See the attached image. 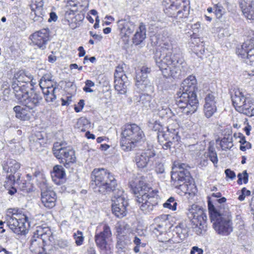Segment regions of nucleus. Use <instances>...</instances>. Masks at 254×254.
<instances>
[{
  "label": "nucleus",
  "mask_w": 254,
  "mask_h": 254,
  "mask_svg": "<svg viewBox=\"0 0 254 254\" xmlns=\"http://www.w3.org/2000/svg\"><path fill=\"white\" fill-rule=\"evenodd\" d=\"M234 136L235 137H239L240 138L239 142L241 143V145H244L245 142H248L246 140L245 137L241 133H238V134L235 133L234 134Z\"/></svg>",
  "instance_id": "59"
},
{
  "label": "nucleus",
  "mask_w": 254,
  "mask_h": 254,
  "mask_svg": "<svg viewBox=\"0 0 254 254\" xmlns=\"http://www.w3.org/2000/svg\"><path fill=\"white\" fill-rule=\"evenodd\" d=\"M177 205V202L175 198L170 197L164 204L163 206L165 208H169L172 210H176Z\"/></svg>",
  "instance_id": "47"
},
{
  "label": "nucleus",
  "mask_w": 254,
  "mask_h": 254,
  "mask_svg": "<svg viewBox=\"0 0 254 254\" xmlns=\"http://www.w3.org/2000/svg\"><path fill=\"white\" fill-rule=\"evenodd\" d=\"M75 161V157L74 151L69 147L67 151H66L64 156L62 158L61 163H64V166L66 168H68L69 167V163H73Z\"/></svg>",
  "instance_id": "38"
},
{
  "label": "nucleus",
  "mask_w": 254,
  "mask_h": 254,
  "mask_svg": "<svg viewBox=\"0 0 254 254\" xmlns=\"http://www.w3.org/2000/svg\"><path fill=\"white\" fill-rule=\"evenodd\" d=\"M111 237V236H106L101 235V233H96L95 241L97 246L101 250H107L108 246V243Z\"/></svg>",
  "instance_id": "35"
},
{
  "label": "nucleus",
  "mask_w": 254,
  "mask_h": 254,
  "mask_svg": "<svg viewBox=\"0 0 254 254\" xmlns=\"http://www.w3.org/2000/svg\"><path fill=\"white\" fill-rule=\"evenodd\" d=\"M68 148L69 147L65 146L63 143L56 142L53 147V154L57 159L62 160Z\"/></svg>",
  "instance_id": "34"
},
{
  "label": "nucleus",
  "mask_w": 254,
  "mask_h": 254,
  "mask_svg": "<svg viewBox=\"0 0 254 254\" xmlns=\"http://www.w3.org/2000/svg\"><path fill=\"white\" fill-rule=\"evenodd\" d=\"M52 76L50 73H47L44 74L41 79H40L39 85L41 88L44 89V86H47V83H49V82L53 80Z\"/></svg>",
  "instance_id": "50"
},
{
  "label": "nucleus",
  "mask_w": 254,
  "mask_h": 254,
  "mask_svg": "<svg viewBox=\"0 0 254 254\" xmlns=\"http://www.w3.org/2000/svg\"><path fill=\"white\" fill-rule=\"evenodd\" d=\"M84 105V101L83 100H80L78 103L77 105H75L74 107L75 111L77 113L80 112L83 109Z\"/></svg>",
  "instance_id": "58"
},
{
  "label": "nucleus",
  "mask_w": 254,
  "mask_h": 254,
  "mask_svg": "<svg viewBox=\"0 0 254 254\" xmlns=\"http://www.w3.org/2000/svg\"><path fill=\"white\" fill-rule=\"evenodd\" d=\"M245 62L248 65L254 66V48L252 47V49L248 53V56L245 59Z\"/></svg>",
  "instance_id": "51"
},
{
  "label": "nucleus",
  "mask_w": 254,
  "mask_h": 254,
  "mask_svg": "<svg viewBox=\"0 0 254 254\" xmlns=\"http://www.w3.org/2000/svg\"><path fill=\"white\" fill-rule=\"evenodd\" d=\"M217 99L213 93L207 94L204 98L203 112L207 118H210L217 111Z\"/></svg>",
  "instance_id": "19"
},
{
  "label": "nucleus",
  "mask_w": 254,
  "mask_h": 254,
  "mask_svg": "<svg viewBox=\"0 0 254 254\" xmlns=\"http://www.w3.org/2000/svg\"><path fill=\"white\" fill-rule=\"evenodd\" d=\"M143 81H138L136 83V86L140 91L146 92V94H150L154 91L153 84L148 79H143Z\"/></svg>",
  "instance_id": "36"
},
{
  "label": "nucleus",
  "mask_w": 254,
  "mask_h": 254,
  "mask_svg": "<svg viewBox=\"0 0 254 254\" xmlns=\"http://www.w3.org/2000/svg\"><path fill=\"white\" fill-rule=\"evenodd\" d=\"M215 14L218 18H221L224 13V10L222 6L217 4L215 7Z\"/></svg>",
  "instance_id": "55"
},
{
  "label": "nucleus",
  "mask_w": 254,
  "mask_h": 254,
  "mask_svg": "<svg viewBox=\"0 0 254 254\" xmlns=\"http://www.w3.org/2000/svg\"><path fill=\"white\" fill-rule=\"evenodd\" d=\"M53 181L57 185L63 183L65 177V172L64 168L61 165H56L53 168L51 174Z\"/></svg>",
  "instance_id": "29"
},
{
  "label": "nucleus",
  "mask_w": 254,
  "mask_h": 254,
  "mask_svg": "<svg viewBox=\"0 0 254 254\" xmlns=\"http://www.w3.org/2000/svg\"><path fill=\"white\" fill-rule=\"evenodd\" d=\"M157 44L161 46L156 50L154 60L156 65L166 77L179 78L187 71V64L180 49L174 42L169 32L164 30L155 36Z\"/></svg>",
  "instance_id": "1"
},
{
  "label": "nucleus",
  "mask_w": 254,
  "mask_h": 254,
  "mask_svg": "<svg viewBox=\"0 0 254 254\" xmlns=\"http://www.w3.org/2000/svg\"><path fill=\"white\" fill-rule=\"evenodd\" d=\"M158 191L152 190L149 193H145L138 197L136 201L140 204V210L145 214L149 213L157 205L159 198Z\"/></svg>",
  "instance_id": "12"
},
{
  "label": "nucleus",
  "mask_w": 254,
  "mask_h": 254,
  "mask_svg": "<svg viewBox=\"0 0 254 254\" xmlns=\"http://www.w3.org/2000/svg\"><path fill=\"white\" fill-rule=\"evenodd\" d=\"M133 243L136 245L133 249L135 253H138L140 251V248H144L146 243L144 240V238L141 236H135L133 240Z\"/></svg>",
  "instance_id": "43"
},
{
  "label": "nucleus",
  "mask_w": 254,
  "mask_h": 254,
  "mask_svg": "<svg viewBox=\"0 0 254 254\" xmlns=\"http://www.w3.org/2000/svg\"><path fill=\"white\" fill-rule=\"evenodd\" d=\"M233 105L236 111L249 117L254 116V102L241 89H236L231 94Z\"/></svg>",
  "instance_id": "8"
},
{
  "label": "nucleus",
  "mask_w": 254,
  "mask_h": 254,
  "mask_svg": "<svg viewBox=\"0 0 254 254\" xmlns=\"http://www.w3.org/2000/svg\"><path fill=\"white\" fill-rule=\"evenodd\" d=\"M253 46L254 45L250 44L249 41H245L240 47L237 48L236 53L239 57L245 59Z\"/></svg>",
  "instance_id": "37"
},
{
  "label": "nucleus",
  "mask_w": 254,
  "mask_h": 254,
  "mask_svg": "<svg viewBox=\"0 0 254 254\" xmlns=\"http://www.w3.org/2000/svg\"><path fill=\"white\" fill-rule=\"evenodd\" d=\"M73 237L75 240V243L77 246H79L82 245L84 240V237L83 233L81 231L77 230L76 232L73 234Z\"/></svg>",
  "instance_id": "49"
},
{
  "label": "nucleus",
  "mask_w": 254,
  "mask_h": 254,
  "mask_svg": "<svg viewBox=\"0 0 254 254\" xmlns=\"http://www.w3.org/2000/svg\"><path fill=\"white\" fill-rule=\"evenodd\" d=\"M91 187L95 192L106 193L115 189L116 180L107 170L95 168L91 174Z\"/></svg>",
  "instance_id": "4"
},
{
  "label": "nucleus",
  "mask_w": 254,
  "mask_h": 254,
  "mask_svg": "<svg viewBox=\"0 0 254 254\" xmlns=\"http://www.w3.org/2000/svg\"><path fill=\"white\" fill-rule=\"evenodd\" d=\"M220 146L223 150L231 149L233 146V138L231 135L224 137L220 141Z\"/></svg>",
  "instance_id": "42"
},
{
  "label": "nucleus",
  "mask_w": 254,
  "mask_h": 254,
  "mask_svg": "<svg viewBox=\"0 0 254 254\" xmlns=\"http://www.w3.org/2000/svg\"><path fill=\"white\" fill-rule=\"evenodd\" d=\"M3 171L6 173H10L11 174H15L20 168V164L15 160L7 159L4 160L1 164Z\"/></svg>",
  "instance_id": "27"
},
{
  "label": "nucleus",
  "mask_w": 254,
  "mask_h": 254,
  "mask_svg": "<svg viewBox=\"0 0 254 254\" xmlns=\"http://www.w3.org/2000/svg\"><path fill=\"white\" fill-rule=\"evenodd\" d=\"M117 232L120 237H123L129 232V225L125 222H121L117 224Z\"/></svg>",
  "instance_id": "41"
},
{
  "label": "nucleus",
  "mask_w": 254,
  "mask_h": 254,
  "mask_svg": "<svg viewBox=\"0 0 254 254\" xmlns=\"http://www.w3.org/2000/svg\"><path fill=\"white\" fill-rule=\"evenodd\" d=\"M150 68L143 66L139 70L136 72V83H138V81H143V79H147L148 74L150 73Z\"/></svg>",
  "instance_id": "39"
},
{
  "label": "nucleus",
  "mask_w": 254,
  "mask_h": 254,
  "mask_svg": "<svg viewBox=\"0 0 254 254\" xmlns=\"http://www.w3.org/2000/svg\"><path fill=\"white\" fill-rule=\"evenodd\" d=\"M56 82L54 81L53 80L49 82V83H47V86H44V89L45 91V89H48L49 90H51L54 88V87L56 88Z\"/></svg>",
  "instance_id": "60"
},
{
  "label": "nucleus",
  "mask_w": 254,
  "mask_h": 254,
  "mask_svg": "<svg viewBox=\"0 0 254 254\" xmlns=\"http://www.w3.org/2000/svg\"><path fill=\"white\" fill-rule=\"evenodd\" d=\"M20 175L19 173L15 174H11L8 175L6 178L5 181L4 186L6 188H10L14 186L15 184H19L20 181Z\"/></svg>",
  "instance_id": "40"
},
{
  "label": "nucleus",
  "mask_w": 254,
  "mask_h": 254,
  "mask_svg": "<svg viewBox=\"0 0 254 254\" xmlns=\"http://www.w3.org/2000/svg\"><path fill=\"white\" fill-rule=\"evenodd\" d=\"M146 32L145 25L141 23L133 37V44L136 45L141 44L146 38Z\"/></svg>",
  "instance_id": "31"
},
{
  "label": "nucleus",
  "mask_w": 254,
  "mask_h": 254,
  "mask_svg": "<svg viewBox=\"0 0 254 254\" xmlns=\"http://www.w3.org/2000/svg\"><path fill=\"white\" fill-rule=\"evenodd\" d=\"M36 238L42 240L45 244H50L54 240L52 232L49 227L42 226H37V229L33 233V237L31 240L32 246L35 244L37 241Z\"/></svg>",
  "instance_id": "15"
},
{
  "label": "nucleus",
  "mask_w": 254,
  "mask_h": 254,
  "mask_svg": "<svg viewBox=\"0 0 254 254\" xmlns=\"http://www.w3.org/2000/svg\"><path fill=\"white\" fill-rule=\"evenodd\" d=\"M112 198L113 213L118 217L122 218L127 215L128 202L126 194L122 189H115Z\"/></svg>",
  "instance_id": "11"
},
{
  "label": "nucleus",
  "mask_w": 254,
  "mask_h": 254,
  "mask_svg": "<svg viewBox=\"0 0 254 254\" xmlns=\"http://www.w3.org/2000/svg\"><path fill=\"white\" fill-rule=\"evenodd\" d=\"M57 246L61 249L70 251L72 249V245L71 243L66 240L60 239L58 241Z\"/></svg>",
  "instance_id": "46"
},
{
  "label": "nucleus",
  "mask_w": 254,
  "mask_h": 254,
  "mask_svg": "<svg viewBox=\"0 0 254 254\" xmlns=\"http://www.w3.org/2000/svg\"><path fill=\"white\" fill-rule=\"evenodd\" d=\"M29 146L31 150H39L46 143V139L40 132L32 134L29 137Z\"/></svg>",
  "instance_id": "23"
},
{
  "label": "nucleus",
  "mask_w": 254,
  "mask_h": 254,
  "mask_svg": "<svg viewBox=\"0 0 254 254\" xmlns=\"http://www.w3.org/2000/svg\"><path fill=\"white\" fill-rule=\"evenodd\" d=\"M134 100L137 105H139L145 109H152L161 118H164L170 112L168 103L165 99H160L157 103L152 100V97L148 94H142L139 96H135Z\"/></svg>",
  "instance_id": "7"
},
{
  "label": "nucleus",
  "mask_w": 254,
  "mask_h": 254,
  "mask_svg": "<svg viewBox=\"0 0 254 254\" xmlns=\"http://www.w3.org/2000/svg\"><path fill=\"white\" fill-rule=\"evenodd\" d=\"M249 39L246 41H249L250 44L253 45L254 48V31L251 30L249 36Z\"/></svg>",
  "instance_id": "63"
},
{
  "label": "nucleus",
  "mask_w": 254,
  "mask_h": 254,
  "mask_svg": "<svg viewBox=\"0 0 254 254\" xmlns=\"http://www.w3.org/2000/svg\"><path fill=\"white\" fill-rule=\"evenodd\" d=\"M188 228L185 224L180 223L176 226L173 231V235L175 236L176 235L179 238V240H175L176 242L179 243L180 240L185 239L188 236Z\"/></svg>",
  "instance_id": "32"
},
{
  "label": "nucleus",
  "mask_w": 254,
  "mask_h": 254,
  "mask_svg": "<svg viewBox=\"0 0 254 254\" xmlns=\"http://www.w3.org/2000/svg\"><path fill=\"white\" fill-rule=\"evenodd\" d=\"M167 223V216L166 215H162L154 219V223L152 225L153 232L157 234H162L165 231L166 226Z\"/></svg>",
  "instance_id": "28"
},
{
  "label": "nucleus",
  "mask_w": 254,
  "mask_h": 254,
  "mask_svg": "<svg viewBox=\"0 0 254 254\" xmlns=\"http://www.w3.org/2000/svg\"><path fill=\"white\" fill-rule=\"evenodd\" d=\"M13 111L15 113V116L17 119L22 121H29L33 115V111L29 110L27 107L16 106L13 108Z\"/></svg>",
  "instance_id": "25"
},
{
  "label": "nucleus",
  "mask_w": 254,
  "mask_h": 254,
  "mask_svg": "<svg viewBox=\"0 0 254 254\" xmlns=\"http://www.w3.org/2000/svg\"><path fill=\"white\" fill-rule=\"evenodd\" d=\"M118 26L121 33L127 37H129L135 29V25L133 22L124 19L119 20Z\"/></svg>",
  "instance_id": "24"
},
{
  "label": "nucleus",
  "mask_w": 254,
  "mask_h": 254,
  "mask_svg": "<svg viewBox=\"0 0 254 254\" xmlns=\"http://www.w3.org/2000/svg\"><path fill=\"white\" fill-rule=\"evenodd\" d=\"M14 80L13 82H18L20 85L26 83L28 85L32 80V76L30 74H27L23 70H19L14 74Z\"/></svg>",
  "instance_id": "33"
},
{
  "label": "nucleus",
  "mask_w": 254,
  "mask_h": 254,
  "mask_svg": "<svg viewBox=\"0 0 254 254\" xmlns=\"http://www.w3.org/2000/svg\"><path fill=\"white\" fill-rule=\"evenodd\" d=\"M96 233H101V235L112 236V232L110 227L106 223H101L97 227Z\"/></svg>",
  "instance_id": "44"
},
{
  "label": "nucleus",
  "mask_w": 254,
  "mask_h": 254,
  "mask_svg": "<svg viewBox=\"0 0 254 254\" xmlns=\"http://www.w3.org/2000/svg\"><path fill=\"white\" fill-rule=\"evenodd\" d=\"M56 88L54 87L51 90H49L48 89H45V91L44 89H42V91L43 94L45 96V99L47 102H53L56 99V96L55 95V90Z\"/></svg>",
  "instance_id": "45"
},
{
  "label": "nucleus",
  "mask_w": 254,
  "mask_h": 254,
  "mask_svg": "<svg viewBox=\"0 0 254 254\" xmlns=\"http://www.w3.org/2000/svg\"><path fill=\"white\" fill-rule=\"evenodd\" d=\"M149 127L154 131H157V136L160 132H164L162 131V127L160 123L158 121H155L153 123L151 122H149Z\"/></svg>",
  "instance_id": "52"
},
{
  "label": "nucleus",
  "mask_w": 254,
  "mask_h": 254,
  "mask_svg": "<svg viewBox=\"0 0 254 254\" xmlns=\"http://www.w3.org/2000/svg\"><path fill=\"white\" fill-rule=\"evenodd\" d=\"M6 223L8 227L16 234L25 235L28 232L31 221L24 214L16 209H8L5 216V221H0V226Z\"/></svg>",
  "instance_id": "6"
},
{
  "label": "nucleus",
  "mask_w": 254,
  "mask_h": 254,
  "mask_svg": "<svg viewBox=\"0 0 254 254\" xmlns=\"http://www.w3.org/2000/svg\"><path fill=\"white\" fill-rule=\"evenodd\" d=\"M42 99V97L39 94L33 92L27 94L20 103L29 110H33L40 105Z\"/></svg>",
  "instance_id": "20"
},
{
  "label": "nucleus",
  "mask_w": 254,
  "mask_h": 254,
  "mask_svg": "<svg viewBox=\"0 0 254 254\" xmlns=\"http://www.w3.org/2000/svg\"><path fill=\"white\" fill-rule=\"evenodd\" d=\"M188 0H163L162 5L165 13L169 16L187 17Z\"/></svg>",
  "instance_id": "10"
},
{
  "label": "nucleus",
  "mask_w": 254,
  "mask_h": 254,
  "mask_svg": "<svg viewBox=\"0 0 254 254\" xmlns=\"http://www.w3.org/2000/svg\"><path fill=\"white\" fill-rule=\"evenodd\" d=\"M240 5L244 16L248 19H254V1H242Z\"/></svg>",
  "instance_id": "30"
},
{
  "label": "nucleus",
  "mask_w": 254,
  "mask_h": 254,
  "mask_svg": "<svg viewBox=\"0 0 254 254\" xmlns=\"http://www.w3.org/2000/svg\"><path fill=\"white\" fill-rule=\"evenodd\" d=\"M238 180L237 183L239 185L242 184V181L245 184L248 182L249 175L246 170L243 172L242 173H239L238 175Z\"/></svg>",
  "instance_id": "53"
},
{
  "label": "nucleus",
  "mask_w": 254,
  "mask_h": 254,
  "mask_svg": "<svg viewBox=\"0 0 254 254\" xmlns=\"http://www.w3.org/2000/svg\"><path fill=\"white\" fill-rule=\"evenodd\" d=\"M145 139V134L139 126L136 124H127L122 128L120 145L123 150L129 151Z\"/></svg>",
  "instance_id": "5"
},
{
  "label": "nucleus",
  "mask_w": 254,
  "mask_h": 254,
  "mask_svg": "<svg viewBox=\"0 0 254 254\" xmlns=\"http://www.w3.org/2000/svg\"><path fill=\"white\" fill-rule=\"evenodd\" d=\"M130 186L132 191L136 195V199L137 196L140 197L142 194L150 192L149 190V187L146 185L143 179L137 180L135 182L131 183Z\"/></svg>",
  "instance_id": "22"
},
{
  "label": "nucleus",
  "mask_w": 254,
  "mask_h": 254,
  "mask_svg": "<svg viewBox=\"0 0 254 254\" xmlns=\"http://www.w3.org/2000/svg\"><path fill=\"white\" fill-rule=\"evenodd\" d=\"M187 214L193 224V231L197 235H202L206 231L207 216L204 210L199 206L193 204Z\"/></svg>",
  "instance_id": "9"
},
{
  "label": "nucleus",
  "mask_w": 254,
  "mask_h": 254,
  "mask_svg": "<svg viewBox=\"0 0 254 254\" xmlns=\"http://www.w3.org/2000/svg\"><path fill=\"white\" fill-rule=\"evenodd\" d=\"M125 64H119L116 67L115 77V89L120 94H123L127 92L128 83L127 77L124 71Z\"/></svg>",
  "instance_id": "14"
},
{
  "label": "nucleus",
  "mask_w": 254,
  "mask_h": 254,
  "mask_svg": "<svg viewBox=\"0 0 254 254\" xmlns=\"http://www.w3.org/2000/svg\"><path fill=\"white\" fill-rule=\"evenodd\" d=\"M33 179L35 180L37 182L38 181V178H42L43 175L41 171L39 170H36L33 174Z\"/></svg>",
  "instance_id": "61"
},
{
  "label": "nucleus",
  "mask_w": 254,
  "mask_h": 254,
  "mask_svg": "<svg viewBox=\"0 0 254 254\" xmlns=\"http://www.w3.org/2000/svg\"><path fill=\"white\" fill-rule=\"evenodd\" d=\"M65 17L69 24L70 22L69 18L74 17V13L73 11L72 10L67 11L65 13Z\"/></svg>",
  "instance_id": "62"
},
{
  "label": "nucleus",
  "mask_w": 254,
  "mask_h": 254,
  "mask_svg": "<svg viewBox=\"0 0 254 254\" xmlns=\"http://www.w3.org/2000/svg\"><path fill=\"white\" fill-rule=\"evenodd\" d=\"M251 194V191L248 190L246 188H243L241 190V194L239 196L238 199L240 201H243L246 196H250Z\"/></svg>",
  "instance_id": "54"
},
{
  "label": "nucleus",
  "mask_w": 254,
  "mask_h": 254,
  "mask_svg": "<svg viewBox=\"0 0 254 254\" xmlns=\"http://www.w3.org/2000/svg\"><path fill=\"white\" fill-rule=\"evenodd\" d=\"M178 133V126H176V127H174L172 125L167 127V129L165 132H160L158 134L159 140L161 141L162 138H164L166 141L163 143L162 148L165 150H171L172 148H175L180 139Z\"/></svg>",
  "instance_id": "13"
},
{
  "label": "nucleus",
  "mask_w": 254,
  "mask_h": 254,
  "mask_svg": "<svg viewBox=\"0 0 254 254\" xmlns=\"http://www.w3.org/2000/svg\"><path fill=\"white\" fill-rule=\"evenodd\" d=\"M49 30L42 29L31 34L29 38L34 45L37 46L39 49L44 50L49 40Z\"/></svg>",
  "instance_id": "17"
},
{
  "label": "nucleus",
  "mask_w": 254,
  "mask_h": 254,
  "mask_svg": "<svg viewBox=\"0 0 254 254\" xmlns=\"http://www.w3.org/2000/svg\"><path fill=\"white\" fill-rule=\"evenodd\" d=\"M225 173L226 177L232 180H234L236 178L235 173L230 169H226Z\"/></svg>",
  "instance_id": "57"
},
{
  "label": "nucleus",
  "mask_w": 254,
  "mask_h": 254,
  "mask_svg": "<svg viewBox=\"0 0 254 254\" xmlns=\"http://www.w3.org/2000/svg\"><path fill=\"white\" fill-rule=\"evenodd\" d=\"M155 151L152 145H148L147 148L145 149L140 153L136 155L134 160L138 168L146 167L151 162V159L155 155Z\"/></svg>",
  "instance_id": "16"
},
{
  "label": "nucleus",
  "mask_w": 254,
  "mask_h": 254,
  "mask_svg": "<svg viewBox=\"0 0 254 254\" xmlns=\"http://www.w3.org/2000/svg\"><path fill=\"white\" fill-rule=\"evenodd\" d=\"M240 150L245 151L247 149L251 148V144L249 142H245L244 145H240Z\"/></svg>",
  "instance_id": "64"
},
{
  "label": "nucleus",
  "mask_w": 254,
  "mask_h": 254,
  "mask_svg": "<svg viewBox=\"0 0 254 254\" xmlns=\"http://www.w3.org/2000/svg\"><path fill=\"white\" fill-rule=\"evenodd\" d=\"M209 158L213 162L214 165L218 163V159L217 153L213 147H209L208 149Z\"/></svg>",
  "instance_id": "48"
},
{
  "label": "nucleus",
  "mask_w": 254,
  "mask_h": 254,
  "mask_svg": "<svg viewBox=\"0 0 254 254\" xmlns=\"http://www.w3.org/2000/svg\"><path fill=\"white\" fill-rule=\"evenodd\" d=\"M155 170L157 174H163L165 171V168L163 164L161 163H158L156 164Z\"/></svg>",
  "instance_id": "56"
},
{
  "label": "nucleus",
  "mask_w": 254,
  "mask_h": 254,
  "mask_svg": "<svg viewBox=\"0 0 254 254\" xmlns=\"http://www.w3.org/2000/svg\"><path fill=\"white\" fill-rule=\"evenodd\" d=\"M208 207L213 227L216 233L222 236H228L233 230L232 217L228 211L217 210L213 204L208 202Z\"/></svg>",
  "instance_id": "3"
},
{
  "label": "nucleus",
  "mask_w": 254,
  "mask_h": 254,
  "mask_svg": "<svg viewBox=\"0 0 254 254\" xmlns=\"http://www.w3.org/2000/svg\"><path fill=\"white\" fill-rule=\"evenodd\" d=\"M196 80L195 76L190 75L182 82L177 93L176 102L187 115L194 113L197 109L198 102L196 98Z\"/></svg>",
  "instance_id": "2"
},
{
  "label": "nucleus",
  "mask_w": 254,
  "mask_h": 254,
  "mask_svg": "<svg viewBox=\"0 0 254 254\" xmlns=\"http://www.w3.org/2000/svg\"><path fill=\"white\" fill-rule=\"evenodd\" d=\"M57 195L52 190H47L42 191L41 201L45 207L48 208H52L56 205Z\"/></svg>",
  "instance_id": "21"
},
{
  "label": "nucleus",
  "mask_w": 254,
  "mask_h": 254,
  "mask_svg": "<svg viewBox=\"0 0 254 254\" xmlns=\"http://www.w3.org/2000/svg\"><path fill=\"white\" fill-rule=\"evenodd\" d=\"M12 87L13 89L15 97L19 102L28 94V89L29 87L26 83L20 85L18 82H13Z\"/></svg>",
  "instance_id": "26"
},
{
  "label": "nucleus",
  "mask_w": 254,
  "mask_h": 254,
  "mask_svg": "<svg viewBox=\"0 0 254 254\" xmlns=\"http://www.w3.org/2000/svg\"><path fill=\"white\" fill-rule=\"evenodd\" d=\"M186 165L181 164L179 165L178 170L173 172L171 175V179L174 181V185L176 187L181 186L187 181L190 179V173L186 169Z\"/></svg>",
  "instance_id": "18"
}]
</instances>
